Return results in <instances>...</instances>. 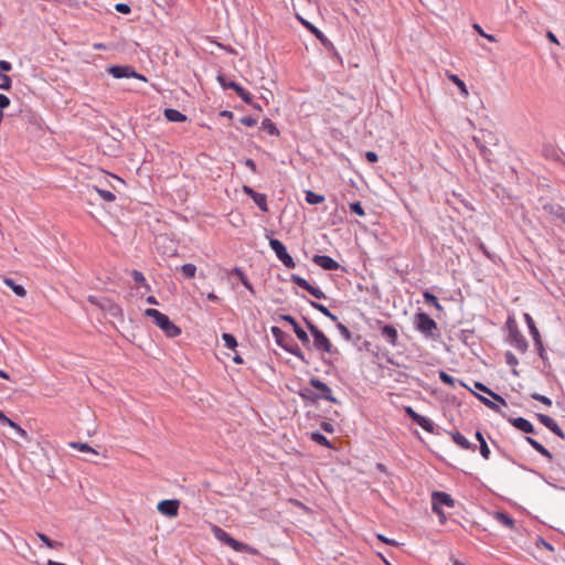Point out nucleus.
<instances>
[{"label": "nucleus", "instance_id": "9d476101", "mask_svg": "<svg viewBox=\"0 0 565 565\" xmlns=\"http://www.w3.org/2000/svg\"><path fill=\"white\" fill-rule=\"evenodd\" d=\"M108 73L115 78L132 77L142 82H147L146 76L137 73L131 66H110Z\"/></svg>", "mask_w": 565, "mask_h": 565}, {"label": "nucleus", "instance_id": "2f4dec72", "mask_svg": "<svg viewBox=\"0 0 565 565\" xmlns=\"http://www.w3.org/2000/svg\"><path fill=\"white\" fill-rule=\"evenodd\" d=\"M497 522H499L501 525L508 529L514 527V520L504 513L497 512Z\"/></svg>", "mask_w": 565, "mask_h": 565}, {"label": "nucleus", "instance_id": "c03bdc74", "mask_svg": "<svg viewBox=\"0 0 565 565\" xmlns=\"http://www.w3.org/2000/svg\"><path fill=\"white\" fill-rule=\"evenodd\" d=\"M241 122L244 125V126H247V127H254L257 125V119L256 118H253V117H249V116H246V117H242L241 118Z\"/></svg>", "mask_w": 565, "mask_h": 565}, {"label": "nucleus", "instance_id": "e2e57ef3", "mask_svg": "<svg viewBox=\"0 0 565 565\" xmlns=\"http://www.w3.org/2000/svg\"><path fill=\"white\" fill-rule=\"evenodd\" d=\"M8 426H10L11 428H13L15 431H18L21 426L18 425L17 423H14L13 420H11L10 418L7 420L6 423Z\"/></svg>", "mask_w": 565, "mask_h": 565}, {"label": "nucleus", "instance_id": "a18cd8bd", "mask_svg": "<svg viewBox=\"0 0 565 565\" xmlns=\"http://www.w3.org/2000/svg\"><path fill=\"white\" fill-rule=\"evenodd\" d=\"M340 333L347 339V340H350L351 339V332L350 330L341 322H339L337 324Z\"/></svg>", "mask_w": 565, "mask_h": 565}, {"label": "nucleus", "instance_id": "6e6d98bb", "mask_svg": "<svg viewBox=\"0 0 565 565\" xmlns=\"http://www.w3.org/2000/svg\"><path fill=\"white\" fill-rule=\"evenodd\" d=\"M271 333L276 338L277 342H279L280 335L284 334V332L278 327H271Z\"/></svg>", "mask_w": 565, "mask_h": 565}, {"label": "nucleus", "instance_id": "c9c22d12", "mask_svg": "<svg viewBox=\"0 0 565 565\" xmlns=\"http://www.w3.org/2000/svg\"><path fill=\"white\" fill-rule=\"evenodd\" d=\"M93 189L106 202H114L116 200V195L113 192L108 191V190H102V189H99L97 186H93Z\"/></svg>", "mask_w": 565, "mask_h": 565}, {"label": "nucleus", "instance_id": "49530a36", "mask_svg": "<svg viewBox=\"0 0 565 565\" xmlns=\"http://www.w3.org/2000/svg\"><path fill=\"white\" fill-rule=\"evenodd\" d=\"M301 23L307 28L309 29L313 34H316L318 38L321 36V32L316 28L313 26L311 23H309L308 21L303 20V19H300Z\"/></svg>", "mask_w": 565, "mask_h": 565}, {"label": "nucleus", "instance_id": "393cba45", "mask_svg": "<svg viewBox=\"0 0 565 565\" xmlns=\"http://www.w3.org/2000/svg\"><path fill=\"white\" fill-rule=\"evenodd\" d=\"M196 266L194 264L188 263L180 267V271L183 275L184 278L191 279L194 278L196 275Z\"/></svg>", "mask_w": 565, "mask_h": 565}, {"label": "nucleus", "instance_id": "864d4df0", "mask_svg": "<svg viewBox=\"0 0 565 565\" xmlns=\"http://www.w3.org/2000/svg\"><path fill=\"white\" fill-rule=\"evenodd\" d=\"M473 29L477 30L479 34L487 38L489 41H494V36L491 34L484 33L479 24H473Z\"/></svg>", "mask_w": 565, "mask_h": 565}, {"label": "nucleus", "instance_id": "052dcab7", "mask_svg": "<svg viewBox=\"0 0 565 565\" xmlns=\"http://www.w3.org/2000/svg\"><path fill=\"white\" fill-rule=\"evenodd\" d=\"M486 405H488L490 408H494V402L487 398V396H478Z\"/></svg>", "mask_w": 565, "mask_h": 565}, {"label": "nucleus", "instance_id": "473e14b6", "mask_svg": "<svg viewBox=\"0 0 565 565\" xmlns=\"http://www.w3.org/2000/svg\"><path fill=\"white\" fill-rule=\"evenodd\" d=\"M253 201L263 212L268 211L267 198L265 194L256 193L255 196L253 198Z\"/></svg>", "mask_w": 565, "mask_h": 565}, {"label": "nucleus", "instance_id": "412c9836", "mask_svg": "<svg viewBox=\"0 0 565 565\" xmlns=\"http://www.w3.org/2000/svg\"><path fill=\"white\" fill-rule=\"evenodd\" d=\"M526 441L537 451L540 452L542 456H544L547 460H552L553 459V456L552 454L542 445L540 444L537 440H535L534 438L532 437H526Z\"/></svg>", "mask_w": 565, "mask_h": 565}, {"label": "nucleus", "instance_id": "69168bd1", "mask_svg": "<svg viewBox=\"0 0 565 565\" xmlns=\"http://www.w3.org/2000/svg\"><path fill=\"white\" fill-rule=\"evenodd\" d=\"M8 426H10L11 428H13L15 431H18L21 426L18 425L17 423H14L13 420H11L10 418L7 420L6 423Z\"/></svg>", "mask_w": 565, "mask_h": 565}, {"label": "nucleus", "instance_id": "b1692460", "mask_svg": "<svg viewBox=\"0 0 565 565\" xmlns=\"http://www.w3.org/2000/svg\"><path fill=\"white\" fill-rule=\"evenodd\" d=\"M260 128L270 136H279V130L277 129L276 125L269 118H265L262 121Z\"/></svg>", "mask_w": 565, "mask_h": 565}, {"label": "nucleus", "instance_id": "c756f323", "mask_svg": "<svg viewBox=\"0 0 565 565\" xmlns=\"http://www.w3.org/2000/svg\"><path fill=\"white\" fill-rule=\"evenodd\" d=\"M323 201H324V196L323 195L317 194V193H315V192H312L310 190L306 192V202L308 204H311V205L320 204Z\"/></svg>", "mask_w": 565, "mask_h": 565}, {"label": "nucleus", "instance_id": "f704fd0d", "mask_svg": "<svg viewBox=\"0 0 565 565\" xmlns=\"http://www.w3.org/2000/svg\"><path fill=\"white\" fill-rule=\"evenodd\" d=\"M311 439L313 441H316L317 444L319 445H322L327 448H331V444L330 441L327 439L326 436H323L322 434L318 433V431H315V433H311Z\"/></svg>", "mask_w": 565, "mask_h": 565}, {"label": "nucleus", "instance_id": "aec40b11", "mask_svg": "<svg viewBox=\"0 0 565 565\" xmlns=\"http://www.w3.org/2000/svg\"><path fill=\"white\" fill-rule=\"evenodd\" d=\"M164 117L171 122H183L186 120L184 114L173 108L164 109Z\"/></svg>", "mask_w": 565, "mask_h": 565}, {"label": "nucleus", "instance_id": "603ef678", "mask_svg": "<svg viewBox=\"0 0 565 565\" xmlns=\"http://www.w3.org/2000/svg\"><path fill=\"white\" fill-rule=\"evenodd\" d=\"M10 105V99L8 96L0 94V109L7 108Z\"/></svg>", "mask_w": 565, "mask_h": 565}, {"label": "nucleus", "instance_id": "2eb2a0df", "mask_svg": "<svg viewBox=\"0 0 565 565\" xmlns=\"http://www.w3.org/2000/svg\"><path fill=\"white\" fill-rule=\"evenodd\" d=\"M312 262L324 270H337L340 267L338 262L326 255H315Z\"/></svg>", "mask_w": 565, "mask_h": 565}, {"label": "nucleus", "instance_id": "f3484780", "mask_svg": "<svg viewBox=\"0 0 565 565\" xmlns=\"http://www.w3.org/2000/svg\"><path fill=\"white\" fill-rule=\"evenodd\" d=\"M382 337L393 347L397 344L398 332L397 329L392 324H384L381 328Z\"/></svg>", "mask_w": 565, "mask_h": 565}, {"label": "nucleus", "instance_id": "9b49d317", "mask_svg": "<svg viewBox=\"0 0 565 565\" xmlns=\"http://www.w3.org/2000/svg\"><path fill=\"white\" fill-rule=\"evenodd\" d=\"M180 504L178 499L162 500L157 504V510L164 516L175 518L179 514Z\"/></svg>", "mask_w": 565, "mask_h": 565}, {"label": "nucleus", "instance_id": "0eeeda50", "mask_svg": "<svg viewBox=\"0 0 565 565\" xmlns=\"http://www.w3.org/2000/svg\"><path fill=\"white\" fill-rule=\"evenodd\" d=\"M217 81L222 85L223 88L233 89L241 97V99L244 103H246V104H252L253 103V95L248 90H246L244 87L238 85L237 83H235L233 81H227L222 75L217 76Z\"/></svg>", "mask_w": 565, "mask_h": 565}, {"label": "nucleus", "instance_id": "20e7f679", "mask_svg": "<svg viewBox=\"0 0 565 565\" xmlns=\"http://www.w3.org/2000/svg\"><path fill=\"white\" fill-rule=\"evenodd\" d=\"M307 327L313 338V345L318 351L327 352V353H337V349H334L333 344L329 340V338L313 323L307 321Z\"/></svg>", "mask_w": 565, "mask_h": 565}, {"label": "nucleus", "instance_id": "3c124183", "mask_svg": "<svg viewBox=\"0 0 565 565\" xmlns=\"http://www.w3.org/2000/svg\"><path fill=\"white\" fill-rule=\"evenodd\" d=\"M365 158L371 163H375L379 160L377 154L375 152H373V151L365 152Z\"/></svg>", "mask_w": 565, "mask_h": 565}, {"label": "nucleus", "instance_id": "bf43d9fd", "mask_svg": "<svg viewBox=\"0 0 565 565\" xmlns=\"http://www.w3.org/2000/svg\"><path fill=\"white\" fill-rule=\"evenodd\" d=\"M476 387L481 390V391H483V392H486L487 394H489L491 397L494 398V393L492 391L486 388L482 384L476 383Z\"/></svg>", "mask_w": 565, "mask_h": 565}, {"label": "nucleus", "instance_id": "338daca9", "mask_svg": "<svg viewBox=\"0 0 565 565\" xmlns=\"http://www.w3.org/2000/svg\"><path fill=\"white\" fill-rule=\"evenodd\" d=\"M282 319H284L285 321L289 322V323L292 326V328H294L296 324H298V323H297V321L295 320V318H294V317H291V316H282Z\"/></svg>", "mask_w": 565, "mask_h": 565}, {"label": "nucleus", "instance_id": "39448f33", "mask_svg": "<svg viewBox=\"0 0 565 565\" xmlns=\"http://www.w3.org/2000/svg\"><path fill=\"white\" fill-rule=\"evenodd\" d=\"M414 323L416 329L426 337L434 338L437 331V323L426 312L415 315Z\"/></svg>", "mask_w": 565, "mask_h": 565}, {"label": "nucleus", "instance_id": "37998d69", "mask_svg": "<svg viewBox=\"0 0 565 565\" xmlns=\"http://www.w3.org/2000/svg\"><path fill=\"white\" fill-rule=\"evenodd\" d=\"M533 399H536V401H540L541 403H543L544 405L546 406H551L552 405V401L551 398L544 396V395H541L539 393H534L531 395Z\"/></svg>", "mask_w": 565, "mask_h": 565}, {"label": "nucleus", "instance_id": "a19ab883", "mask_svg": "<svg viewBox=\"0 0 565 565\" xmlns=\"http://www.w3.org/2000/svg\"><path fill=\"white\" fill-rule=\"evenodd\" d=\"M350 210L351 212L358 214L359 216H364L365 215V212L361 205L360 202H353L350 204Z\"/></svg>", "mask_w": 565, "mask_h": 565}, {"label": "nucleus", "instance_id": "4be33fe9", "mask_svg": "<svg viewBox=\"0 0 565 565\" xmlns=\"http://www.w3.org/2000/svg\"><path fill=\"white\" fill-rule=\"evenodd\" d=\"M3 282L12 289V291L19 297H25L26 290L23 286L17 285L13 279L4 277Z\"/></svg>", "mask_w": 565, "mask_h": 565}, {"label": "nucleus", "instance_id": "1a4fd4ad", "mask_svg": "<svg viewBox=\"0 0 565 565\" xmlns=\"http://www.w3.org/2000/svg\"><path fill=\"white\" fill-rule=\"evenodd\" d=\"M540 202L542 204V210L550 215L553 221H558L565 224V207L543 199H541Z\"/></svg>", "mask_w": 565, "mask_h": 565}, {"label": "nucleus", "instance_id": "680f3d73", "mask_svg": "<svg viewBox=\"0 0 565 565\" xmlns=\"http://www.w3.org/2000/svg\"><path fill=\"white\" fill-rule=\"evenodd\" d=\"M321 427L323 430L328 431V433H332L333 431V427L330 423H327V422H323L321 424Z\"/></svg>", "mask_w": 565, "mask_h": 565}, {"label": "nucleus", "instance_id": "774afa93", "mask_svg": "<svg viewBox=\"0 0 565 565\" xmlns=\"http://www.w3.org/2000/svg\"><path fill=\"white\" fill-rule=\"evenodd\" d=\"M379 540H381L382 542L386 543V544H391V545H396V542L393 541V540H388L387 537L383 536V535H377Z\"/></svg>", "mask_w": 565, "mask_h": 565}, {"label": "nucleus", "instance_id": "4468645a", "mask_svg": "<svg viewBox=\"0 0 565 565\" xmlns=\"http://www.w3.org/2000/svg\"><path fill=\"white\" fill-rule=\"evenodd\" d=\"M405 413L424 430L428 433L434 431V424L430 419L416 413L411 406L405 407Z\"/></svg>", "mask_w": 565, "mask_h": 565}, {"label": "nucleus", "instance_id": "13d9d810", "mask_svg": "<svg viewBox=\"0 0 565 565\" xmlns=\"http://www.w3.org/2000/svg\"><path fill=\"white\" fill-rule=\"evenodd\" d=\"M243 191L244 193H246L248 196H250L252 199L255 196V194L257 192H255L252 188L247 186V185H244L243 186Z\"/></svg>", "mask_w": 565, "mask_h": 565}, {"label": "nucleus", "instance_id": "79ce46f5", "mask_svg": "<svg viewBox=\"0 0 565 565\" xmlns=\"http://www.w3.org/2000/svg\"><path fill=\"white\" fill-rule=\"evenodd\" d=\"M0 78H1L0 88L6 89V90L10 89L11 88V78L6 74H0Z\"/></svg>", "mask_w": 565, "mask_h": 565}, {"label": "nucleus", "instance_id": "4d7b16f0", "mask_svg": "<svg viewBox=\"0 0 565 565\" xmlns=\"http://www.w3.org/2000/svg\"><path fill=\"white\" fill-rule=\"evenodd\" d=\"M244 163H245V166H246L247 168H249L253 172H256V164H255V162H254L252 159H246Z\"/></svg>", "mask_w": 565, "mask_h": 565}, {"label": "nucleus", "instance_id": "f8f14e48", "mask_svg": "<svg viewBox=\"0 0 565 565\" xmlns=\"http://www.w3.org/2000/svg\"><path fill=\"white\" fill-rule=\"evenodd\" d=\"M290 280L299 286L300 288L307 290L310 295H312L317 299L326 298L324 292L319 288L310 285L305 278L299 275L292 274Z\"/></svg>", "mask_w": 565, "mask_h": 565}, {"label": "nucleus", "instance_id": "6e6552de", "mask_svg": "<svg viewBox=\"0 0 565 565\" xmlns=\"http://www.w3.org/2000/svg\"><path fill=\"white\" fill-rule=\"evenodd\" d=\"M431 501H433V511L437 513L438 515L443 516L444 512L441 510V505H446L449 508L455 507L454 499L446 492L441 491H435L431 494Z\"/></svg>", "mask_w": 565, "mask_h": 565}, {"label": "nucleus", "instance_id": "09e8293b", "mask_svg": "<svg viewBox=\"0 0 565 565\" xmlns=\"http://www.w3.org/2000/svg\"><path fill=\"white\" fill-rule=\"evenodd\" d=\"M439 379L445 383V384H449V385H452L454 384V379L447 374L446 372L444 371H440L439 372Z\"/></svg>", "mask_w": 565, "mask_h": 565}, {"label": "nucleus", "instance_id": "ea45409f", "mask_svg": "<svg viewBox=\"0 0 565 565\" xmlns=\"http://www.w3.org/2000/svg\"><path fill=\"white\" fill-rule=\"evenodd\" d=\"M131 277H132V279H134V281H135L136 284H141V285H143L147 289H149V288H150V287H149V285H148V284H147V281H146V278H145L143 274H142L141 271L134 269V270L131 271Z\"/></svg>", "mask_w": 565, "mask_h": 565}, {"label": "nucleus", "instance_id": "0e129e2a", "mask_svg": "<svg viewBox=\"0 0 565 565\" xmlns=\"http://www.w3.org/2000/svg\"><path fill=\"white\" fill-rule=\"evenodd\" d=\"M8 426H10L11 428H13L15 431H18L21 426L18 425L17 423H14L13 420H11L10 418L7 420L6 423Z\"/></svg>", "mask_w": 565, "mask_h": 565}, {"label": "nucleus", "instance_id": "e433bc0d", "mask_svg": "<svg viewBox=\"0 0 565 565\" xmlns=\"http://www.w3.org/2000/svg\"><path fill=\"white\" fill-rule=\"evenodd\" d=\"M222 339H223L226 348L234 350L237 347V341L233 334L223 333Z\"/></svg>", "mask_w": 565, "mask_h": 565}, {"label": "nucleus", "instance_id": "a878e982", "mask_svg": "<svg viewBox=\"0 0 565 565\" xmlns=\"http://www.w3.org/2000/svg\"><path fill=\"white\" fill-rule=\"evenodd\" d=\"M299 396L307 402L316 403L318 399H320V396L312 392L310 388H301L299 392Z\"/></svg>", "mask_w": 565, "mask_h": 565}, {"label": "nucleus", "instance_id": "5fc2aeb1", "mask_svg": "<svg viewBox=\"0 0 565 565\" xmlns=\"http://www.w3.org/2000/svg\"><path fill=\"white\" fill-rule=\"evenodd\" d=\"M12 66L7 61H0V73L11 71Z\"/></svg>", "mask_w": 565, "mask_h": 565}, {"label": "nucleus", "instance_id": "7c9ffc66", "mask_svg": "<svg viewBox=\"0 0 565 565\" xmlns=\"http://www.w3.org/2000/svg\"><path fill=\"white\" fill-rule=\"evenodd\" d=\"M310 305L317 309L318 311H320L322 315H324L326 317H328L329 319H331L332 321H337L338 318L337 316H334L326 306L321 305V303H318V302H315V301H310Z\"/></svg>", "mask_w": 565, "mask_h": 565}, {"label": "nucleus", "instance_id": "f257e3e1", "mask_svg": "<svg viewBox=\"0 0 565 565\" xmlns=\"http://www.w3.org/2000/svg\"><path fill=\"white\" fill-rule=\"evenodd\" d=\"M145 316L151 318L153 323L160 328L168 338H177L181 334V329L174 324L167 315L159 310L152 308L146 309Z\"/></svg>", "mask_w": 565, "mask_h": 565}, {"label": "nucleus", "instance_id": "58836bf2", "mask_svg": "<svg viewBox=\"0 0 565 565\" xmlns=\"http://www.w3.org/2000/svg\"><path fill=\"white\" fill-rule=\"evenodd\" d=\"M423 297H424L426 303L431 305V306H434L437 309H441V306H440V303H439V301H438V299H437V297L435 295H433V294H430L428 291H425L423 294Z\"/></svg>", "mask_w": 565, "mask_h": 565}, {"label": "nucleus", "instance_id": "8fccbe9b", "mask_svg": "<svg viewBox=\"0 0 565 565\" xmlns=\"http://www.w3.org/2000/svg\"><path fill=\"white\" fill-rule=\"evenodd\" d=\"M507 363L511 366H515L518 364V359L511 352L505 353Z\"/></svg>", "mask_w": 565, "mask_h": 565}, {"label": "nucleus", "instance_id": "4c0bfd02", "mask_svg": "<svg viewBox=\"0 0 565 565\" xmlns=\"http://www.w3.org/2000/svg\"><path fill=\"white\" fill-rule=\"evenodd\" d=\"M292 329H294V332L296 333L297 338L303 344H307L309 342V337H308L307 332L299 324H296Z\"/></svg>", "mask_w": 565, "mask_h": 565}, {"label": "nucleus", "instance_id": "423d86ee", "mask_svg": "<svg viewBox=\"0 0 565 565\" xmlns=\"http://www.w3.org/2000/svg\"><path fill=\"white\" fill-rule=\"evenodd\" d=\"M269 246L275 252L277 258L287 267V268H295L296 263L294 262L292 257L287 253V249L285 245L276 238H271L269 241Z\"/></svg>", "mask_w": 565, "mask_h": 565}, {"label": "nucleus", "instance_id": "72a5a7b5", "mask_svg": "<svg viewBox=\"0 0 565 565\" xmlns=\"http://www.w3.org/2000/svg\"><path fill=\"white\" fill-rule=\"evenodd\" d=\"M38 537L49 547V548H60L62 547V543L50 540V537L43 533H36Z\"/></svg>", "mask_w": 565, "mask_h": 565}, {"label": "nucleus", "instance_id": "de8ad7c7", "mask_svg": "<svg viewBox=\"0 0 565 565\" xmlns=\"http://www.w3.org/2000/svg\"><path fill=\"white\" fill-rule=\"evenodd\" d=\"M115 9H116L118 12L124 13V14H128V13H130V11H131L130 7H129L128 4H126V3H117V4L115 6Z\"/></svg>", "mask_w": 565, "mask_h": 565}, {"label": "nucleus", "instance_id": "cd10ccee", "mask_svg": "<svg viewBox=\"0 0 565 565\" xmlns=\"http://www.w3.org/2000/svg\"><path fill=\"white\" fill-rule=\"evenodd\" d=\"M68 446L73 449H76L82 452H90V454H97V451L92 448L88 444L79 443V441H71Z\"/></svg>", "mask_w": 565, "mask_h": 565}, {"label": "nucleus", "instance_id": "ddd939ff", "mask_svg": "<svg viewBox=\"0 0 565 565\" xmlns=\"http://www.w3.org/2000/svg\"><path fill=\"white\" fill-rule=\"evenodd\" d=\"M309 383L312 387L321 392V394L319 395L320 399H326L331 403H338V399L333 396L332 390L321 380L312 377Z\"/></svg>", "mask_w": 565, "mask_h": 565}, {"label": "nucleus", "instance_id": "c85d7f7f", "mask_svg": "<svg viewBox=\"0 0 565 565\" xmlns=\"http://www.w3.org/2000/svg\"><path fill=\"white\" fill-rule=\"evenodd\" d=\"M451 437H452V440L458 445L460 446L461 448L463 449H470V443L468 441V439L462 435L460 434L459 431H455L451 434Z\"/></svg>", "mask_w": 565, "mask_h": 565}, {"label": "nucleus", "instance_id": "dca6fc26", "mask_svg": "<svg viewBox=\"0 0 565 565\" xmlns=\"http://www.w3.org/2000/svg\"><path fill=\"white\" fill-rule=\"evenodd\" d=\"M537 418L546 428H548L555 435H557L561 438L565 437L564 431L552 417L544 414H537Z\"/></svg>", "mask_w": 565, "mask_h": 565}, {"label": "nucleus", "instance_id": "f03ea898", "mask_svg": "<svg viewBox=\"0 0 565 565\" xmlns=\"http://www.w3.org/2000/svg\"><path fill=\"white\" fill-rule=\"evenodd\" d=\"M211 531L214 535V537L220 541L223 544L228 545L231 548H233L235 552L239 553H249L253 555H257L258 551L245 543L238 542L235 539H233L227 532H225L223 529L215 524L210 525Z\"/></svg>", "mask_w": 565, "mask_h": 565}, {"label": "nucleus", "instance_id": "5701e85b", "mask_svg": "<svg viewBox=\"0 0 565 565\" xmlns=\"http://www.w3.org/2000/svg\"><path fill=\"white\" fill-rule=\"evenodd\" d=\"M446 75L459 88L463 97L469 95L466 84L457 75L449 72H446Z\"/></svg>", "mask_w": 565, "mask_h": 565}, {"label": "nucleus", "instance_id": "a211bd4d", "mask_svg": "<svg viewBox=\"0 0 565 565\" xmlns=\"http://www.w3.org/2000/svg\"><path fill=\"white\" fill-rule=\"evenodd\" d=\"M524 320L529 327L530 333L533 337V340L537 347H542V340L540 332L535 326V322L530 313H524Z\"/></svg>", "mask_w": 565, "mask_h": 565}, {"label": "nucleus", "instance_id": "6ab92c4d", "mask_svg": "<svg viewBox=\"0 0 565 565\" xmlns=\"http://www.w3.org/2000/svg\"><path fill=\"white\" fill-rule=\"evenodd\" d=\"M512 425L518 428L519 430L521 431H524V433H534V427L533 425L525 418L523 417H518V418H513L511 420Z\"/></svg>", "mask_w": 565, "mask_h": 565}, {"label": "nucleus", "instance_id": "bb28decb", "mask_svg": "<svg viewBox=\"0 0 565 565\" xmlns=\"http://www.w3.org/2000/svg\"><path fill=\"white\" fill-rule=\"evenodd\" d=\"M476 437L480 443V454L482 455V457L484 459H489L491 451H490V448L488 447L487 441L484 440L482 434L480 431H477Z\"/></svg>", "mask_w": 565, "mask_h": 565}, {"label": "nucleus", "instance_id": "7ed1b4c3", "mask_svg": "<svg viewBox=\"0 0 565 565\" xmlns=\"http://www.w3.org/2000/svg\"><path fill=\"white\" fill-rule=\"evenodd\" d=\"M505 328L509 343L513 345L518 351L524 353L527 350V342L518 329V323L514 317L510 316L508 318Z\"/></svg>", "mask_w": 565, "mask_h": 565}]
</instances>
